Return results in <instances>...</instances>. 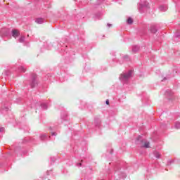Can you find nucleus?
I'll return each mask as SVG.
<instances>
[{"label": "nucleus", "instance_id": "18", "mask_svg": "<svg viewBox=\"0 0 180 180\" xmlns=\"http://www.w3.org/2000/svg\"><path fill=\"white\" fill-rule=\"evenodd\" d=\"M127 22L128 25L133 24V19L131 17H129L127 20Z\"/></svg>", "mask_w": 180, "mask_h": 180}, {"label": "nucleus", "instance_id": "25", "mask_svg": "<svg viewBox=\"0 0 180 180\" xmlns=\"http://www.w3.org/2000/svg\"><path fill=\"white\" fill-rule=\"evenodd\" d=\"M171 164H174V160H169L167 161V165H171Z\"/></svg>", "mask_w": 180, "mask_h": 180}, {"label": "nucleus", "instance_id": "37", "mask_svg": "<svg viewBox=\"0 0 180 180\" xmlns=\"http://www.w3.org/2000/svg\"><path fill=\"white\" fill-rule=\"evenodd\" d=\"M51 130V127L49 128Z\"/></svg>", "mask_w": 180, "mask_h": 180}, {"label": "nucleus", "instance_id": "32", "mask_svg": "<svg viewBox=\"0 0 180 180\" xmlns=\"http://www.w3.org/2000/svg\"><path fill=\"white\" fill-rule=\"evenodd\" d=\"M105 104H106V105H109V100H106V101H105Z\"/></svg>", "mask_w": 180, "mask_h": 180}, {"label": "nucleus", "instance_id": "2", "mask_svg": "<svg viewBox=\"0 0 180 180\" xmlns=\"http://www.w3.org/2000/svg\"><path fill=\"white\" fill-rule=\"evenodd\" d=\"M136 144L140 146L142 148H150V141L144 139L143 136H139L136 140Z\"/></svg>", "mask_w": 180, "mask_h": 180}, {"label": "nucleus", "instance_id": "38", "mask_svg": "<svg viewBox=\"0 0 180 180\" xmlns=\"http://www.w3.org/2000/svg\"><path fill=\"white\" fill-rule=\"evenodd\" d=\"M65 124H67V123H65Z\"/></svg>", "mask_w": 180, "mask_h": 180}, {"label": "nucleus", "instance_id": "4", "mask_svg": "<svg viewBox=\"0 0 180 180\" xmlns=\"http://www.w3.org/2000/svg\"><path fill=\"white\" fill-rule=\"evenodd\" d=\"M30 85L31 88H36V86L37 85V75L36 74H32L31 75Z\"/></svg>", "mask_w": 180, "mask_h": 180}, {"label": "nucleus", "instance_id": "23", "mask_svg": "<svg viewBox=\"0 0 180 180\" xmlns=\"http://www.w3.org/2000/svg\"><path fill=\"white\" fill-rule=\"evenodd\" d=\"M19 43H23L25 41V37H20L18 39Z\"/></svg>", "mask_w": 180, "mask_h": 180}, {"label": "nucleus", "instance_id": "20", "mask_svg": "<svg viewBox=\"0 0 180 180\" xmlns=\"http://www.w3.org/2000/svg\"><path fill=\"white\" fill-rule=\"evenodd\" d=\"M175 129H180V122H176L174 124Z\"/></svg>", "mask_w": 180, "mask_h": 180}, {"label": "nucleus", "instance_id": "14", "mask_svg": "<svg viewBox=\"0 0 180 180\" xmlns=\"http://www.w3.org/2000/svg\"><path fill=\"white\" fill-rule=\"evenodd\" d=\"M41 109H44V110H46L47 108H49V105L46 103H41Z\"/></svg>", "mask_w": 180, "mask_h": 180}, {"label": "nucleus", "instance_id": "7", "mask_svg": "<svg viewBox=\"0 0 180 180\" xmlns=\"http://www.w3.org/2000/svg\"><path fill=\"white\" fill-rule=\"evenodd\" d=\"M66 120H68L67 112H64L63 115H61L60 119L58 120L59 124L64 123Z\"/></svg>", "mask_w": 180, "mask_h": 180}, {"label": "nucleus", "instance_id": "19", "mask_svg": "<svg viewBox=\"0 0 180 180\" xmlns=\"http://www.w3.org/2000/svg\"><path fill=\"white\" fill-rule=\"evenodd\" d=\"M174 37H178V38H180V32L179 30H176L175 34H174Z\"/></svg>", "mask_w": 180, "mask_h": 180}, {"label": "nucleus", "instance_id": "12", "mask_svg": "<svg viewBox=\"0 0 180 180\" xmlns=\"http://www.w3.org/2000/svg\"><path fill=\"white\" fill-rule=\"evenodd\" d=\"M35 22L38 25H42V23H44V19H43V18H37Z\"/></svg>", "mask_w": 180, "mask_h": 180}, {"label": "nucleus", "instance_id": "5", "mask_svg": "<svg viewBox=\"0 0 180 180\" xmlns=\"http://www.w3.org/2000/svg\"><path fill=\"white\" fill-rule=\"evenodd\" d=\"M165 96H167V98L169 100H172L174 99V92L172 91V90L171 89H168L165 91Z\"/></svg>", "mask_w": 180, "mask_h": 180}, {"label": "nucleus", "instance_id": "30", "mask_svg": "<svg viewBox=\"0 0 180 180\" xmlns=\"http://www.w3.org/2000/svg\"><path fill=\"white\" fill-rule=\"evenodd\" d=\"M51 174V170L46 172V175H50Z\"/></svg>", "mask_w": 180, "mask_h": 180}, {"label": "nucleus", "instance_id": "8", "mask_svg": "<svg viewBox=\"0 0 180 180\" xmlns=\"http://www.w3.org/2000/svg\"><path fill=\"white\" fill-rule=\"evenodd\" d=\"M11 35L14 37V39H16L20 36V33L17 30H13L11 31Z\"/></svg>", "mask_w": 180, "mask_h": 180}, {"label": "nucleus", "instance_id": "34", "mask_svg": "<svg viewBox=\"0 0 180 180\" xmlns=\"http://www.w3.org/2000/svg\"><path fill=\"white\" fill-rule=\"evenodd\" d=\"M167 79V77H165L162 81H165Z\"/></svg>", "mask_w": 180, "mask_h": 180}, {"label": "nucleus", "instance_id": "26", "mask_svg": "<svg viewBox=\"0 0 180 180\" xmlns=\"http://www.w3.org/2000/svg\"><path fill=\"white\" fill-rule=\"evenodd\" d=\"M95 123H96V127H99V124H101V121L98 120L96 122V120H95Z\"/></svg>", "mask_w": 180, "mask_h": 180}, {"label": "nucleus", "instance_id": "17", "mask_svg": "<svg viewBox=\"0 0 180 180\" xmlns=\"http://www.w3.org/2000/svg\"><path fill=\"white\" fill-rule=\"evenodd\" d=\"M151 33H155L157 32V27L154 25L150 27Z\"/></svg>", "mask_w": 180, "mask_h": 180}, {"label": "nucleus", "instance_id": "10", "mask_svg": "<svg viewBox=\"0 0 180 180\" xmlns=\"http://www.w3.org/2000/svg\"><path fill=\"white\" fill-rule=\"evenodd\" d=\"M102 19V14L101 13H98L94 15V20H99Z\"/></svg>", "mask_w": 180, "mask_h": 180}, {"label": "nucleus", "instance_id": "11", "mask_svg": "<svg viewBox=\"0 0 180 180\" xmlns=\"http://www.w3.org/2000/svg\"><path fill=\"white\" fill-rule=\"evenodd\" d=\"M140 50V46L135 45L132 47V53H137Z\"/></svg>", "mask_w": 180, "mask_h": 180}, {"label": "nucleus", "instance_id": "36", "mask_svg": "<svg viewBox=\"0 0 180 180\" xmlns=\"http://www.w3.org/2000/svg\"><path fill=\"white\" fill-rule=\"evenodd\" d=\"M112 153H113V149H111L110 154H112Z\"/></svg>", "mask_w": 180, "mask_h": 180}, {"label": "nucleus", "instance_id": "27", "mask_svg": "<svg viewBox=\"0 0 180 180\" xmlns=\"http://www.w3.org/2000/svg\"><path fill=\"white\" fill-rule=\"evenodd\" d=\"M51 134L52 137H56V136H57V132L52 131V132H51Z\"/></svg>", "mask_w": 180, "mask_h": 180}, {"label": "nucleus", "instance_id": "13", "mask_svg": "<svg viewBox=\"0 0 180 180\" xmlns=\"http://www.w3.org/2000/svg\"><path fill=\"white\" fill-rule=\"evenodd\" d=\"M153 155L155 157V158H158V159L161 158V153H160L158 151H154Z\"/></svg>", "mask_w": 180, "mask_h": 180}, {"label": "nucleus", "instance_id": "24", "mask_svg": "<svg viewBox=\"0 0 180 180\" xmlns=\"http://www.w3.org/2000/svg\"><path fill=\"white\" fill-rule=\"evenodd\" d=\"M118 175H120V178H122V179H124V178H126V173H121V174H118Z\"/></svg>", "mask_w": 180, "mask_h": 180}, {"label": "nucleus", "instance_id": "21", "mask_svg": "<svg viewBox=\"0 0 180 180\" xmlns=\"http://www.w3.org/2000/svg\"><path fill=\"white\" fill-rule=\"evenodd\" d=\"M123 59L124 61H129L130 60V58L129 57V56L125 55L124 56Z\"/></svg>", "mask_w": 180, "mask_h": 180}, {"label": "nucleus", "instance_id": "15", "mask_svg": "<svg viewBox=\"0 0 180 180\" xmlns=\"http://www.w3.org/2000/svg\"><path fill=\"white\" fill-rule=\"evenodd\" d=\"M18 72H26V68L23 66L18 67Z\"/></svg>", "mask_w": 180, "mask_h": 180}, {"label": "nucleus", "instance_id": "31", "mask_svg": "<svg viewBox=\"0 0 180 180\" xmlns=\"http://www.w3.org/2000/svg\"><path fill=\"white\" fill-rule=\"evenodd\" d=\"M4 110H9V108H8V107H4Z\"/></svg>", "mask_w": 180, "mask_h": 180}, {"label": "nucleus", "instance_id": "6", "mask_svg": "<svg viewBox=\"0 0 180 180\" xmlns=\"http://www.w3.org/2000/svg\"><path fill=\"white\" fill-rule=\"evenodd\" d=\"M51 137L50 136H47V134H41L39 135V140L41 141H47V140H50Z\"/></svg>", "mask_w": 180, "mask_h": 180}, {"label": "nucleus", "instance_id": "16", "mask_svg": "<svg viewBox=\"0 0 180 180\" xmlns=\"http://www.w3.org/2000/svg\"><path fill=\"white\" fill-rule=\"evenodd\" d=\"M115 172H119V169H122L121 165L119 164H117L114 168Z\"/></svg>", "mask_w": 180, "mask_h": 180}, {"label": "nucleus", "instance_id": "29", "mask_svg": "<svg viewBox=\"0 0 180 180\" xmlns=\"http://www.w3.org/2000/svg\"><path fill=\"white\" fill-rule=\"evenodd\" d=\"M5 131V128H4V127H1L0 128V132H3V131Z\"/></svg>", "mask_w": 180, "mask_h": 180}, {"label": "nucleus", "instance_id": "1", "mask_svg": "<svg viewBox=\"0 0 180 180\" xmlns=\"http://www.w3.org/2000/svg\"><path fill=\"white\" fill-rule=\"evenodd\" d=\"M133 77V70H129L127 72H122L119 79L122 84H127L130 81V78Z\"/></svg>", "mask_w": 180, "mask_h": 180}, {"label": "nucleus", "instance_id": "3", "mask_svg": "<svg viewBox=\"0 0 180 180\" xmlns=\"http://www.w3.org/2000/svg\"><path fill=\"white\" fill-rule=\"evenodd\" d=\"M138 9L140 13H146L150 9V3L147 1H141L138 6Z\"/></svg>", "mask_w": 180, "mask_h": 180}, {"label": "nucleus", "instance_id": "28", "mask_svg": "<svg viewBox=\"0 0 180 180\" xmlns=\"http://www.w3.org/2000/svg\"><path fill=\"white\" fill-rule=\"evenodd\" d=\"M82 162H83V160H81V162H79V163H77V167H82Z\"/></svg>", "mask_w": 180, "mask_h": 180}, {"label": "nucleus", "instance_id": "22", "mask_svg": "<svg viewBox=\"0 0 180 180\" xmlns=\"http://www.w3.org/2000/svg\"><path fill=\"white\" fill-rule=\"evenodd\" d=\"M4 75H6V77H9V75H11V71L9 70L4 71Z\"/></svg>", "mask_w": 180, "mask_h": 180}, {"label": "nucleus", "instance_id": "33", "mask_svg": "<svg viewBox=\"0 0 180 180\" xmlns=\"http://www.w3.org/2000/svg\"><path fill=\"white\" fill-rule=\"evenodd\" d=\"M107 26H108V27H110L112 26V24H107Z\"/></svg>", "mask_w": 180, "mask_h": 180}, {"label": "nucleus", "instance_id": "9", "mask_svg": "<svg viewBox=\"0 0 180 180\" xmlns=\"http://www.w3.org/2000/svg\"><path fill=\"white\" fill-rule=\"evenodd\" d=\"M167 9H168L167 4H162L159 6V11L160 12H166Z\"/></svg>", "mask_w": 180, "mask_h": 180}, {"label": "nucleus", "instance_id": "35", "mask_svg": "<svg viewBox=\"0 0 180 180\" xmlns=\"http://www.w3.org/2000/svg\"><path fill=\"white\" fill-rule=\"evenodd\" d=\"M51 160H52L53 162H54V161H55L56 159L51 158Z\"/></svg>", "mask_w": 180, "mask_h": 180}]
</instances>
